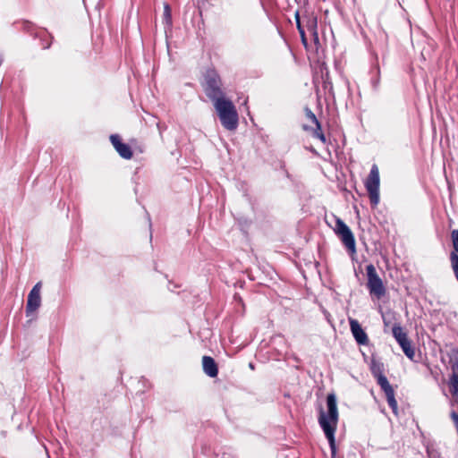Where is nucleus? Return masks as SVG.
Instances as JSON below:
<instances>
[{
    "instance_id": "obj_1",
    "label": "nucleus",
    "mask_w": 458,
    "mask_h": 458,
    "mask_svg": "<svg viewBox=\"0 0 458 458\" xmlns=\"http://www.w3.org/2000/svg\"><path fill=\"white\" fill-rule=\"evenodd\" d=\"M327 411L322 409L319 411L318 423L328 440L332 458L336 454V445L335 433L338 424L339 413L337 409V401L335 394H328L327 396Z\"/></svg>"
},
{
    "instance_id": "obj_2",
    "label": "nucleus",
    "mask_w": 458,
    "mask_h": 458,
    "mask_svg": "<svg viewBox=\"0 0 458 458\" xmlns=\"http://www.w3.org/2000/svg\"><path fill=\"white\" fill-rule=\"evenodd\" d=\"M222 126L227 131H235L238 127V113L233 103L228 99H217L213 103Z\"/></svg>"
},
{
    "instance_id": "obj_3",
    "label": "nucleus",
    "mask_w": 458,
    "mask_h": 458,
    "mask_svg": "<svg viewBox=\"0 0 458 458\" xmlns=\"http://www.w3.org/2000/svg\"><path fill=\"white\" fill-rule=\"evenodd\" d=\"M203 87L206 95L213 103L216 102L217 99L225 98L222 89L221 79L216 71L210 69L206 72Z\"/></svg>"
},
{
    "instance_id": "obj_4",
    "label": "nucleus",
    "mask_w": 458,
    "mask_h": 458,
    "mask_svg": "<svg viewBox=\"0 0 458 458\" xmlns=\"http://www.w3.org/2000/svg\"><path fill=\"white\" fill-rule=\"evenodd\" d=\"M379 170L377 165L371 166L369 176L365 181V187L369 193L370 203L376 207L379 203Z\"/></svg>"
},
{
    "instance_id": "obj_5",
    "label": "nucleus",
    "mask_w": 458,
    "mask_h": 458,
    "mask_svg": "<svg viewBox=\"0 0 458 458\" xmlns=\"http://www.w3.org/2000/svg\"><path fill=\"white\" fill-rule=\"evenodd\" d=\"M372 373L374 377L377 378V384L380 386L381 389L385 393L386 396V400L389 407L392 409L393 412L395 415H398V407L397 402L394 397V391L392 386L389 384L386 376H384L379 368H372Z\"/></svg>"
},
{
    "instance_id": "obj_6",
    "label": "nucleus",
    "mask_w": 458,
    "mask_h": 458,
    "mask_svg": "<svg viewBox=\"0 0 458 458\" xmlns=\"http://www.w3.org/2000/svg\"><path fill=\"white\" fill-rule=\"evenodd\" d=\"M367 277H368V288L370 294L376 295L377 298L382 297L385 293V287L381 278L378 276L376 267L374 265L369 264L366 267Z\"/></svg>"
},
{
    "instance_id": "obj_7",
    "label": "nucleus",
    "mask_w": 458,
    "mask_h": 458,
    "mask_svg": "<svg viewBox=\"0 0 458 458\" xmlns=\"http://www.w3.org/2000/svg\"><path fill=\"white\" fill-rule=\"evenodd\" d=\"M335 232L341 238L344 246L351 252L354 253L356 251V246L353 233L341 218H335Z\"/></svg>"
},
{
    "instance_id": "obj_8",
    "label": "nucleus",
    "mask_w": 458,
    "mask_h": 458,
    "mask_svg": "<svg viewBox=\"0 0 458 458\" xmlns=\"http://www.w3.org/2000/svg\"><path fill=\"white\" fill-rule=\"evenodd\" d=\"M393 336L399 344L404 354L410 360H413L415 356V351L411 346V341L409 340L406 332L399 325H394L392 328Z\"/></svg>"
},
{
    "instance_id": "obj_9",
    "label": "nucleus",
    "mask_w": 458,
    "mask_h": 458,
    "mask_svg": "<svg viewBox=\"0 0 458 458\" xmlns=\"http://www.w3.org/2000/svg\"><path fill=\"white\" fill-rule=\"evenodd\" d=\"M41 282L37 283L29 293L26 304V316L30 317L41 305Z\"/></svg>"
},
{
    "instance_id": "obj_10",
    "label": "nucleus",
    "mask_w": 458,
    "mask_h": 458,
    "mask_svg": "<svg viewBox=\"0 0 458 458\" xmlns=\"http://www.w3.org/2000/svg\"><path fill=\"white\" fill-rule=\"evenodd\" d=\"M110 141L121 157L124 159H131L132 157L133 154L131 147L123 143L118 134H112L110 136Z\"/></svg>"
},
{
    "instance_id": "obj_11",
    "label": "nucleus",
    "mask_w": 458,
    "mask_h": 458,
    "mask_svg": "<svg viewBox=\"0 0 458 458\" xmlns=\"http://www.w3.org/2000/svg\"><path fill=\"white\" fill-rule=\"evenodd\" d=\"M350 328L355 341L360 345H366L369 338L360 323L356 319H350Z\"/></svg>"
},
{
    "instance_id": "obj_12",
    "label": "nucleus",
    "mask_w": 458,
    "mask_h": 458,
    "mask_svg": "<svg viewBox=\"0 0 458 458\" xmlns=\"http://www.w3.org/2000/svg\"><path fill=\"white\" fill-rule=\"evenodd\" d=\"M202 369L204 373L210 377H216L218 374L217 364L210 356L202 357Z\"/></svg>"
},
{
    "instance_id": "obj_13",
    "label": "nucleus",
    "mask_w": 458,
    "mask_h": 458,
    "mask_svg": "<svg viewBox=\"0 0 458 458\" xmlns=\"http://www.w3.org/2000/svg\"><path fill=\"white\" fill-rule=\"evenodd\" d=\"M450 391L458 401V360L453 365V373L449 380Z\"/></svg>"
},
{
    "instance_id": "obj_14",
    "label": "nucleus",
    "mask_w": 458,
    "mask_h": 458,
    "mask_svg": "<svg viewBox=\"0 0 458 458\" xmlns=\"http://www.w3.org/2000/svg\"><path fill=\"white\" fill-rule=\"evenodd\" d=\"M163 22L167 27L172 25V11L168 4H164Z\"/></svg>"
},
{
    "instance_id": "obj_15",
    "label": "nucleus",
    "mask_w": 458,
    "mask_h": 458,
    "mask_svg": "<svg viewBox=\"0 0 458 458\" xmlns=\"http://www.w3.org/2000/svg\"><path fill=\"white\" fill-rule=\"evenodd\" d=\"M295 19H296V24H297L298 30H299L300 35L301 37L302 43L304 45H306L307 44V38L305 37L304 30L301 27V21H300V14H299L298 11L295 13Z\"/></svg>"
},
{
    "instance_id": "obj_16",
    "label": "nucleus",
    "mask_w": 458,
    "mask_h": 458,
    "mask_svg": "<svg viewBox=\"0 0 458 458\" xmlns=\"http://www.w3.org/2000/svg\"><path fill=\"white\" fill-rule=\"evenodd\" d=\"M451 240L454 250L451 253H455L458 255V230L454 229L451 233Z\"/></svg>"
},
{
    "instance_id": "obj_17",
    "label": "nucleus",
    "mask_w": 458,
    "mask_h": 458,
    "mask_svg": "<svg viewBox=\"0 0 458 458\" xmlns=\"http://www.w3.org/2000/svg\"><path fill=\"white\" fill-rule=\"evenodd\" d=\"M315 125H316V129L313 131V136L319 139L323 143H326V136L322 132L320 123H317V124H315Z\"/></svg>"
},
{
    "instance_id": "obj_18",
    "label": "nucleus",
    "mask_w": 458,
    "mask_h": 458,
    "mask_svg": "<svg viewBox=\"0 0 458 458\" xmlns=\"http://www.w3.org/2000/svg\"><path fill=\"white\" fill-rule=\"evenodd\" d=\"M427 454L428 458H440V453L433 445L427 446Z\"/></svg>"
},
{
    "instance_id": "obj_19",
    "label": "nucleus",
    "mask_w": 458,
    "mask_h": 458,
    "mask_svg": "<svg viewBox=\"0 0 458 458\" xmlns=\"http://www.w3.org/2000/svg\"><path fill=\"white\" fill-rule=\"evenodd\" d=\"M307 116L311 120L313 123L317 124V123H318L316 115L310 110H307Z\"/></svg>"
},
{
    "instance_id": "obj_20",
    "label": "nucleus",
    "mask_w": 458,
    "mask_h": 458,
    "mask_svg": "<svg viewBox=\"0 0 458 458\" xmlns=\"http://www.w3.org/2000/svg\"><path fill=\"white\" fill-rule=\"evenodd\" d=\"M250 369H253V368H254V367H253V365H252L251 363H250Z\"/></svg>"
}]
</instances>
